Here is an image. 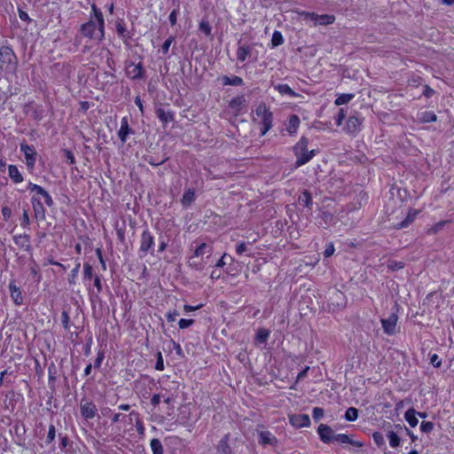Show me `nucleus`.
<instances>
[{
  "mask_svg": "<svg viewBox=\"0 0 454 454\" xmlns=\"http://www.w3.org/2000/svg\"><path fill=\"white\" fill-rule=\"evenodd\" d=\"M270 336L269 330L265 328H260L255 336V340L260 343H265Z\"/></svg>",
  "mask_w": 454,
  "mask_h": 454,
  "instance_id": "ea45409f",
  "label": "nucleus"
},
{
  "mask_svg": "<svg viewBox=\"0 0 454 454\" xmlns=\"http://www.w3.org/2000/svg\"><path fill=\"white\" fill-rule=\"evenodd\" d=\"M93 277V268L90 263L83 264V278L85 280H90Z\"/></svg>",
  "mask_w": 454,
  "mask_h": 454,
  "instance_id": "49530a36",
  "label": "nucleus"
},
{
  "mask_svg": "<svg viewBox=\"0 0 454 454\" xmlns=\"http://www.w3.org/2000/svg\"><path fill=\"white\" fill-rule=\"evenodd\" d=\"M275 89L282 95H288L292 98H296L299 96L298 93L294 91L288 84L283 83V84H278L275 86Z\"/></svg>",
  "mask_w": 454,
  "mask_h": 454,
  "instance_id": "2f4dec72",
  "label": "nucleus"
},
{
  "mask_svg": "<svg viewBox=\"0 0 454 454\" xmlns=\"http://www.w3.org/2000/svg\"><path fill=\"white\" fill-rule=\"evenodd\" d=\"M195 192L193 189H188L184 192L181 200L182 205L188 207L195 200Z\"/></svg>",
  "mask_w": 454,
  "mask_h": 454,
  "instance_id": "c756f323",
  "label": "nucleus"
},
{
  "mask_svg": "<svg viewBox=\"0 0 454 454\" xmlns=\"http://www.w3.org/2000/svg\"><path fill=\"white\" fill-rule=\"evenodd\" d=\"M309 139L301 137L300 140L294 145L293 152L296 157L295 168L305 165L316 155V150H308Z\"/></svg>",
  "mask_w": 454,
  "mask_h": 454,
  "instance_id": "f03ea898",
  "label": "nucleus"
},
{
  "mask_svg": "<svg viewBox=\"0 0 454 454\" xmlns=\"http://www.w3.org/2000/svg\"><path fill=\"white\" fill-rule=\"evenodd\" d=\"M211 26L209 25V23L206 20H202L200 23V30L204 33L206 35H211Z\"/></svg>",
  "mask_w": 454,
  "mask_h": 454,
  "instance_id": "8fccbe9b",
  "label": "nucleus"
},
{
  "mask_svg": "<svg viewBox=\"0 0 454 454\" xmlns=\"http://www.w3.org/2000/svg\"><path fill=\"white\" fill-rule=\"evenodd\" d=\"M155 114L162 123H168L174 121V113L172 111H166L164 108L159 107L155 110Z\"/></svg>",
  "mask_w": 454,
  "mask_h": 454,
  "instance_id": "aec40b11",
  "label": "nucleus"
},
{
  "mask_svg": "<svg viewBox=\"0 0 454 454\" xmlns=\"http://www.w3.org/2000/svg\"><path fill=\"white\" fill-rule=\"evenodd\" d=\"M430 364L434 368H439L442 365V360L439 358L438 355L434 354L430 356Z\"/></svg>",
  "mask_w": 454,
  "mask_h": 454,
  "instance_id": "052dcab7",
  "label": "nucleus"
},
{
  "mask_svg": "<svg viewBox=\"0 0 454 454\" xmlns=\"http://www.w3.org/2000/svg\"><path fill=\"white\" fill-rule=\"evenodd\" d=\"M193 255L189 259L188 265L189 267L196 270H202L204 269V265L201 262H196L193 260Z\"/></svg>",
  "mask_w": 454,
  "mask_h": 454,
  "instance_id": "864d4df0",
  "label": "nucleus"
},
{
  "mask_svg": "<svg viewBox=\"0 0 454 454\" xmlns=\"http://www.w3.org/2000/svg\"><path fill=\"white\" fill-rule=\"evenodd\" d=\"M434 425L430 421H422L420 424V430L423 433L429 434L434 430Z\"/></svg>",
  "mask_w": 454,
  "mask_h": 454,
  "instance_id": "de8ad7c7",
  "label": "nucleus"
},
{
  "mask_svg": "<svg viewBox=\"0 0 454 454\" xmlns=\"http://www.w3.org/2000/svg\"><path fill=\"white\" fill-rule=\"evenodd\" d=\"M127 74L133 80L143 79L145 77V69L143 64L139 62L135 65L130 62L127 65Z\"/></svg>",
  "mask_w": 454,
  "mask_h": 454,
  "instance_id": "9b49d317",
  "label": "nucleus"
},
{
  "mask_svg": "<svg viewBox=\"0 0 454 454\" xmlns=\"http://www.w3.org/2000/svg\"><path fill=\"white\" fill-rule=\"evenodd\" d=\"M299 201L302 203L306 207L310 208L312 205V195L308 191L305 190L299 198Z\"/></svg>",
  "mask_w": 454,
  "mask_h": 454,
  "instance_id": "c9c22d12",
  "label": "nucleus"
},
{
  "mask_svg": "<svg viewBox=\"0 0 454 454\" xmlns=\"http://www.w3.org/2000/svg\"><path fill=\"white\" fill-rule=\"evenodd\" d=\"M289 422L293 427L301 428L309 427L310 425V419L308 414H293L289 416Z\"/></svg>",
  "mask_w": 454,
  "mask_h": 454,
  "instance_id": "f8f14e48",
  "label": "nucleus"
},
{
  "mask_svg": "<svg viewBox=\"0 0 454 454\" xmlns=\"http://www.w3.org/2000/svg\"><path fill=\"white\" fill-rule=\"evenodd\" d=\"M18 67V59L9 46H2L0 48V70L6 73L13 74Z\"/></svg>",
  "mask_w": 454,
  "mask_h": 454,
  "instance_id": "7ed1b4c3",
  "label": "nucleus"
},
{
  "mask_svg": "<svg viewBox=\"0 0 454 454\" xmlns=\"http://www.w3.org/2000/svg\"><path fill=\"white\" fill-rule=\"evenodd\" d=\"M346 118V114L344 108H340L339 110L338 115L335 118L336 124L338 126L341 125L343 120Z\"/></svg>",
  "mask_w": 454,
  "mask_h": 454,
  "instance_id": "0e129e2a",
  "label": "nucleus"
},
{
  "mask_svg": "<svg viewBox=\"0 0 454 454\" xmlns=\"http://www.w3.org/2000/svg\"><path fill=\"white\" fill-rule=\"evenodd\" d=\"M229 440H230V434H224L223 437L220 440V442L217 445V451L220 454H231V448L228 443Z\"/></svg>",
  "mask_w": 454,
  "mask_h": 454,
  "instance_id": "b1692460",
  "label": "nucleus"
},
{
  "mask_svg": "<svg viewBox=\"0 0 454 454\" xmlns=\"http://www.w3.org/2000/svg\"><path fill=\"white\" fill-rule=\"evenodd\" d=\"M174 38L172 36L168 37L161 45V51L166 54L168 51V49L173 42Z\"/></svg>",
  "mask_w": 454,
  "mask_h": 454,
  "instance_id": "338daca9",
  "label": "nucleus"
},
{
  "mask_svg": "<svg viewBox=\"0 0 454 454\" xmlns=\"http://www.w3.org/2000/svg\"><path fill=\"white\" fill-rule=\"evenodd\" d=\"M194 322L195 321L193 319H184V318H182V319L179 320L178 325H179L180 329H185V328H188L191 325H192L194 324Z\"/></svg>",
  "mask_w": 454,
  "mask_h": 454,
  "instance_id": "4d7b16f0",
  "label": "nucleus"
},
{
  "mask_svg": "<svg viewBox=\"0 0 454 454\" xmlns=\"http://www.w3.org/2000/svg\"><path fill=\"white\" fill-rule=\"evenodd\" d=\"M355 97L354 94L351 93H344L338 96V98L335 99L334 104L336 106H341L348 104L351 99H353Z\"/></svg>",
  "mask_w": 454,
  "mask_h": 454,
  "instance_id": "4c0bfd02",
  "label": "nucleus"
},
{
  "mask_svg": "<svg viewBox=\"0 0 454 454\" xmlns=\"http://www.w3.org/2000/svg\"><path fill=\"white\" fill-rule=\"evenodd\" d=\"M56 374H57V368L53 363H51L48 367V375H49V384L54 385L56 381Z\"/></svg>",
  "mask_w": 454,
  "mask_h": 454,
  "instance_id": "c03bdc74",
  "label": "nucleus"
},
{
  "mask_svg": "<svg viewBox=\"0 0 454 454\" xmlns=\"http://www.w3.org/2000/svg\"><path fill=\"white\" fill-rule=\"evenodd\" d=\"M252 51V47L248 44H241L239 43V47L237 50V59L240 62H244L248 56H250Z\"/></svg>",
  "mask_w": 454,
  "mask_h": 454,
  "instance_id": "4be33fe9",
  "label": "nucleus"
},
{
  "mask_svg": "<svg viewBox=\"0 0 454 454\" xmlns=\"http://www.w3.org/2000/svg\"><path fill=\"white\" fill-rule=\"evenodd\" d=\"M30 224V219L28 216V213L27 209L23 210L22 218H21V226L23 228L28 227Z\"/></svg>",
  "mask_w": 454,
  "mask_h": 454,
  "instance_id": "bf43d9fd",
  "label": "nucleus"
},
{
  "mask_svg": "<svg viewBox=\"0 0 454 454\" xmlns=\"http://www.w3.org/2000/svg\"><path fill=\"white\" fill-rule=\"evenodd\" d=\"M150 446L153 454H163V446L159 439L154 438L151 440Z\"/></svg>",
  "mask_w": 454,
  "mask_h": 454,
  "instance_id": "58836bf2",
  "label": "nucleus"
},
{
  "mask_svg": "<svg viewBox=\"0 0 454 454\" xmlns=\"http://www.w3.org/2000/svg\"><path fill=\"white\" fill-rule=\"evenodd\" d=\"M8 174L13 183L19 184L23 181V176L15 165H9Z\"/></svg>",
  "mask_w": 454,
  "mask_h": 454,
  "instance_id": "c85d7f7f",
  "label": "nucleus"
},
{
  "mask_svg": "<svg viewBox=\"0 0 454 454\" xmlns=\"http://www.w3.org/2000/svg\"><path fill=\"white\" fill-rule=\"evenodd\" d=\"M362 121L356 116H349L347 121V129L349 133H356L360 129Z\"/></svg>",
  "mask_w": 454,
  "mask_h": 454,
  "instance_id": "a878e982",
  "label": "nucleus"
},
{
  "mask_svg": "<svg viewBox=\"0 0 454 454\" xmlns=\"http://www.w3.org/2000/svg\"><path fill=\"white\" fill-rule=\"evenodd\" d=\"M91 11L93 16L91 15L90 20L82 25L80 31L83 36L101 42L105 38L104 16L95 4L91 5Z\"/></svg>",
  "mask_w": 454,
  "mask_h": 454,
  "instance_id": "f257e3e1",
  "label": "nucleus"
},
{
  "mask_svg": "<svg viewBox=\"0 0 454 454\" xmlns=\"http://www.w3.org/2000/svg\"><path fill=\"white\" fill-rule=\"evenodd\" d=\"M437 116L434 112H422L419 114V121L423 123L436 121Z\"/></svg>",
  "mask_w": 454,
  "mask_h": 454,
  "instance_id": "f704fd0d",
  "label": "nucleus"
},
{
  "mask_svg": "<svg viewBox=\"0 0 454 454\" xmlns=\"http://www.w3.org/2000/svg\"><path fill=\"white\" fill-rule=\"evenodd\" d=\"M14 243L25 251L31 250L30 236L28 234H21L13 237Z\"/></svg>",
  "mask_w": 454,
  "mask_h": 454,
  "instance_id": "f3484780",
  "label": "nucleus"
},
{
  "mask_svg": "<svg viewBox=\"0 0 454 454\" xmlns=\"http://www.w3.org/2000/svg\"><path fill=\"white\" fill-rule=\"evenodd\" d=\"M419 213V211L417 209H410L405 219L394 225V229L400 230L408 227L414 221Z\"/></svg>",
  "mask_w": 454,
  "mask_h": 454,
  "instance_id": "a211bd4d",
  "label": "nucleus"
},
{
  "mask_svg": "<svg viewBox=\"0 0 454 454\" xmlns=\"http://www.w3.org/2000/svg\"><path fill=\"white\" fill-rule=\"evenodd\" d=\"M20 151L23 152L26 159V164L30 171L35 168L37 153L33 145L22 143L20 144Z\"/></svg>",
  "mask_w": 454,
  "mask_h": 454,
  "instance_id": "423d86ee",
  "label": "nucleus"
},
{
  "mask_svg": "<svg viewBox=\"0 0 454 454\" xmlns=\"http://www.w3.org/2000/svg\"><path fill=\"white\" fill-rule=\"evenodd\" d=\"M387 436L392 448H396L400 445V437L394 431H388Z\"/></svg>",
  "mask_w": 454,
  "mask_h": 454,
  "instance_id": "79ce46f5",
  "label": "nucleus"
},
{
  "mask_svg": "<svg viewBox=\"0 0 454 454\" xmlns=\"http://www.w3.org/2000/svg\"><path fill=\"white\" fill-rule=\"evenodd\" d=\"M173 4H174L175 8L170 12L169 18H168L171 26H174L176 24V19H177V14H178V11H179V1L173 0Z\"/></svg>",
  "mask_w": 454,
  "mask_h": 454,
  "instance_id": "a19ab883",
  "label": "nucleus"
},
{
  "mask_svg": "<svg viewBox=\"0 0 454 454\" xmlns=\"http://www.w3.org/2000/svg\"><path fill=\"white\" fill-rule=\"evenodd\" d=\"M96 404L85 398L81 401V414L85 419H92L97 415Z\"/></svg>",
  "mask_w": 454,
  "mask_h": 454,
  "instance_id": "0eeeda50",
  "label": "nucleus"
},
{
  "mask_svg": "<svg viewBox=\"0 0 454 454\" xmlns=\"http://www.w3.org/2000/svg\"><path fill=\"white\" fill-rule=\"evenodd\" d=\"M1 211L4 220L8 221L12 215V209L8 206H4Z\"/></svg>",
  "mask_w": 454,
  "mask_h": 454,
  "instance_id": "774afa93",
  "label": "nucleus"
},
{
  "mask_svg": "<svg viewBox=\"0 0 454 454\" xmlns=\"http://www.w3.org/2000/svg\"><path fill=\"white\" fill-rule=\"evenodd\" d=\"M416 416L417 411L414 408H410L404 413V419L411 427H415L419 423Z\"/></svg>",
  "mask_w": 454,
  "mask_h": 454,
  "instance_id": "cd10ccee",
  "label": "nucleus"
},
{
  "mask_svg": "<svg viewBox=\"0 0 454 454\" xmlns=\"http://www.w3.org/2000/svg\"><path fill=\"white\" fill-rule=\"evenodd\" d=\"M212 251H213V248L212 247H209L207 244L206 243H201L194 250V253H193V257H199L200 255H203L205 254H212Z\"/></svg>",
  "mask_w": 454,
  "mask_h": 454,
  "instance_id": "72a5a7b5",
  "label": "nucleus"
},
{
  "mask_svg": "<svg viewBox=\"0 0 454 454\" xmlns=\"http://www.w3.org/2000/svg\"><path fill=\"white\" fill-rule=\"evenodd\" d=\"M31 203H32L35 217L38 220H44L45 219V209H44L43 203L41 202V200L37 196L34 195L31 198Z\"/></svg>",
  "mask_w": 454,
  "mask_h": 454,
  "instance_id": "ddd939ff",
  "label": "nucleus"
},
{
  "mask_svg": "<svg viewBox=\"0 0 454 454\" xmlns=\"http://www.w3.org/2000/svg\"><path fill=\"white\" fill-rule=\"evenodd\" d=\"M9 289L11 292V296L13 300V302L16 305H20L23 303V297L21 294L20 289L16 286L14 281H12L9 285Z\"/></svg>",
  "mask_w": 454,
  "mask_h": 454,
  "instance_id": "6ab92c4d",
  "label": "nucleus"
},
{
  "mask_svg": "<svg viewBox=\"0 0 454 454\" xmlns=\"http://www.w3.org/2000/svg\"><path fill=\"white\" fill-rule=\"evenodd\" d=\"M155 370L157 371H163L164 370V363H163V356L160 352L157 353V360L155 364Z\"/></svg>",
  "mask_w": 454,
  "mask_h": 454,
  "instance_id": "6e6d98bb",
  "label": "nucleus"
},
{
  "mask_svg": "<svg viewBox=\"0 0 454 454\" xmlns=\"http://www.w3.org/2000/svg\"><path fill=\"white\" fill-rule=\"evenodd\" d=\"M310 16H311V20H313L316 25L325 26V25L332 24L334 21V17L333 15H327V14L317 15L315 13H311Z\"/></svg>",
  "mask_w": 454,
  "mask_h": 454,
  "instance_id": "412c9836",
  "label": "nucleus"
},
{
  "mask_svg": "<svg viewBox=\"0 0 454 454\" xmlns=\"http://www.w3.org/2000/svg\"><path fill=\"white\" fill-rule=\"evenodd\" d=\"M115 27H116L117 35L121 38H122L123 41H127L128 39L131 38V35H130L129 32L128 31L123 20H116Z\"/></svg>",
  "mask_w": 454,
  "mask_h": 454,
  "instance_id": "5701e85b",
  "label": "nucleus"
},
{
  "mask_svg": "<svg viewBox=\"0 0 454 454\" xmlns=\"http://www.w3.org/2000/svg\"><path fill=\"white\" fill-rule=\"evenodd\" d=\"M324 414H325V411L323 408H320V407H315L313 408V411H312V417L313 419L317 421L319 420L320 419H322L324 417Z\"/></svg>",
  "mask_w": 454,
  "mask_h": 454,
  "instance_id": "3c124183",
  "label": "nucleus"
},
{
  "mask_svg": "<svg viewBox=\"0 0 454 454\" xmlns=\"http://www.w3.org/2000/svg\"><path fill=\"white\" fill-rule=\"evenodd\" d=\"M145 161L148 162L150 165L152 166H159V165H161L162 163L165 162L166 159H163V160H158L156 159H154V157L153 156H146L145 158Z\"/></svg>",
  "mask_w": 454,
  "mask_h": 454,
  "instance_id": "13d9d810",
  "label": "nucleus"
},
{
  "mask_svg": "<svg viewBox=\"0 0 454 454\" xmlns=\"http://www.w3.org/2000/svg\"><path fill=\"white\" fill-rule=\"evenodd\" d=\"M283 43H284V38H283L282 34L278 30L274 31L272 37H271L272 47L279 46V45L283 44Z\"/></svg>",
  "mask_w": 454,
  "mask_h": 454,
  "instance_id": "37998d69",
  "label": "nucleus"
},
{
  "mask_svg": "<svg viewBox=\"0 0 454 454\" xmlns=\"http://www.w3.org/2000/svg\"><path fill=\"white\" fill-rule=\"evenodd\" d=\"M55 436H56L55 427L53 425H51L49 427V431H48V434H47V438H46V442L47 443L52 442L54 441V439H55Z\"/></svg>",
  "mask_w": 454,
  "mask_h": 454,
  "instance_id": "603ef678",
  "label": "nucleus"
},
{
  "mask_svg": "<svg viewBox=\"0 0 454 454\" xmlns=\"http://www.w3.org/2000/svg\"><path fill=\"white\" fill-rule=\"evenodd\" d=\"M179 316V312L176 309H174L172 311H168L166 315L168 322H174L176 321V317Z\"/></svg>",
  "mask_w": 454,
  "mask_h": 454,
  "instance_id": "69168bd1",
  "label": "nucleus"
},
{
  "mask_svg": "<svg viewBox=\"0 0 454 454\" xmlns=\"http://www.w3.org/2000/svg\"><path fill=\"white\" fill-rule=\"evenodd\" d=\"M344 418L347 421H356L358 418V410L355 407H349L347 409Z\"/></svg>",
  "mask_w": 454,
  "mask_h": 454,
  "instance_id": "e433bc0d",
  "label": "nucleus"
},
{
  "mask_svg": "<svg viewBox=\"0 0 454 454\" xmlns=\"http://www.w3.org/2000/svg\"><path fill=\"white\" fill-rule=\"evenodd\" d=\"M397 319L398 317L395 313H391L387 318H381L380 322L385 333L395 334Z\"/></svg>",
  "mask_w": 454,
  "mask_h": 454,
  "instance_id": "1a4fd4ad",
  "label": "nucleus"
},
{
  "mask_svg": "<svg viewBox=\"0 0 454 454\" xmlns=\"http://www.w3.org/2000/svg\"><path fill=\"white\" fill-rule=\"evenodd\" d=\"M256 115L262 118L261 121V136H264L272 127L273 115L272 113L267 108L266 105L260 104L256 110Z\"/></svg>",
  "mask_w": 454,
  "mask_h": 454,
  "instance_id": "20e7f679",
  "label": "nucleus"
},
{
  "mask_svg": "<svg viewBox=\"0 0 454 454\" xmlns=\"http://www.w3.org/2000/svg\"><path fill=\"white\" fill-rule=\"evenodd\" d=\"M332 299H336L335 301H329L330 306H332L333 309L344 307L345 302H344V301H341L343 299V294L342 293H340L339 291H335L333 294Z\"/></svg>",
  "mask_w": 454,
  "mask_h": 454,
  "instance_id": "7c9ffc66",
  "label": "nucleus"
},
{
  "mask_svg": "<svg viewBox=\"0 0 454 454\" xmlns=\"http://www.w3.org/2000/svg\"><path fill=\"white\" fill-rule=\"evenodd\" d=\"M154 237L151 233V231L148 229H145L142 234L140 239V247H139V253L140 257L145 256L148 253L151 254H153L154 251Z\"/></svg>",
  "mask_w": 454,
  "mask_h": 454,
  "instance_id": "39448f33",
  "label": "nucleus"
},
{
  "mask_svg": "<svg viewBox=\"0 0 454 454\" xmlns=\"http://www.w3.org/2000/svg\"><path fill=\"white\" fill-rule=\"evenodd\" d=\"M388 268L392 270H400V269H403L404 267V263L402 262H395V261H392L388 263Z\"/></svg>",
  "mask_w": 454,
  "mask_h": 454,
  "instance_id": "e2e57ef3",
  "label": "nucleus"
},
{
  "mask_svg": "<svg viewBox=\"0 0 454 454\" xmlns=\"http://www.w3.org/2000/svg\"><path fill=\"white\" fill-rule=\"evenodd\" d=\"M258 442L261 445L277 446L278 439L270 431H261L258 433Z\"/></svg>",
  "mask_w": 454,
  "mask_h": 454,
  "instance_id": "4468645a",
  "label": "nucleus"
},
{
  "mask_svg": "<svg viewBox=\"0 0 454 454\" xmlns=\"http://www.w3.org/2000/svg\"><path fill=\"white\" fill-rule=\"evenodd\" d=\"M134 130L129 128L128 117H123L121 122V128L118 131V137L121 143L124 144L127 141V137L129 134H133Z\"/></svg>",
  "mask_w": 454,
  "mask_h": 454,
  "instance_id": "2eb2a0df",
  "label": "nucleus"
},
{
  "mask_svg": "<svg viewBox=\"0 0 454 454\" xmlns=\"http://www.w3.org/2000/svg\"><path fill=\"white\" fill-rule=\"evenodd\" d=\"M69 321H70V317H69V315H68L67 311L63 310L61 312V323H62L63 327L65 329H68L69 328Z\"/></svg>",
  "mask_w": 454,
  "mask_h": 454,
  "instance_id": "5fc2aeb1",
  "label": "nucleus"
},
{
  "mask_svg": "<svg viewBox=\"0 0 454 454\" xmlns=\"http://www.w3.org/2000/svg\"><path fill=\"white\" fill-rule=\"evenodd\" d=\"M334 442L342 443V444H350L354 447H363L364 442L360 441L353 440L348 434H335Z\"/></svg>",
  "mask_w": 454,
  "mask_h": 454,
  "instance_id": "dca6fc26",
  "label": "nucleus"
},
{
  "mask_svg": "<svg viewBox=\"0 0 454 454\" xmlns=\"http://www.w3.org/2000/svg\"><path fill=\"white\" fill-rule=\"evenodd\" d=\"M222 82L223 85L240 86L243 84L242 78L237 75L231 77L224 75L222 78Z\"/></svg>",
  "mask_w": 454,
  "mask_h": 454,
  "instance_id": "473e14b6",
  "label": "nucleus"
},
{
  "mask_svg": "<svg viewBox=\"0 0 454 454\" xmlns=\"http://www.w3.org/2000/svg\"><path fill=\"white\" fill-rule=\"evenodd\" d=\"M300 125V118L296 114H292L289 117L288 124L286 127V130L289 135L293 136L297 132V129Z\"/></svg>",
  "mask_w": 454,
  "mask_h": 454,
  "instance_id": "bb28decb",
  "label": "nucleus"
},
{
  "mask_svg": "<svg viewBox=\"0 0 454 454\" xmlns=\"http://www.w3.org/2000/svg\"><path fill=\"white\" fill-rule=\"evenodd\" d=\"M372 438L374 442L377 444L378 447H381L385 444V439L381 433L380 432H374L372 434Z\"/></svg>",
  "mask_w": 454,
  "mask_h": 454,
  "instance_id": "09e8293b",
  "label": "nucleus"
},
{
  "mask_svg": "<svg viewBox=\"0 0 454 454\" xmlns=\"http://www.w3.org/2000/svg\"><path fill=\"white\" fill-rule=\"evenodd\" d=\"M246 98L243 95L237 96L230 101L229 106L238 114L240 113L241 107L246 105Z\"/></svg>",
  "mask_w": 454,
  "mask_h": 454,
  "instance_id": "393cba45",
  "label": "nucleus"
},
{
  "mask_svg": "<svg viewBox=\"0 0 454 454\" xmlns=\"http://www.w3.org/2000/svg\"><path fill=\"white\" fill-rule=\"evenodd\" d=\"M317 434L324 443L334 442V431L325 424H320L317 427Z\"/></svg>",
  "mask_w": 454,
  "mask_h": 454,
  "instance_id": "6e6552de",
  "label": "nucleus"
},
{
  "mask_svg": "<svg viewBox=\"0 0 454 454\" xmlns=\"http://www.w3.org/2000/svg\"><path fill=\"white\" fill-rule=\"evenodd\" d=\"M63 153H64L65 157L68 160L69 164L73 165V164L75 163L74 155V153L70 150L64 149Z\"/></svg>",
  "mask_w": 454,
  "mask_h": 454,
  "instance_id": "680f3d73",
  "label": "nucleus"
},
{
  "mask_svg": "<svg viewBox=\"0 0 454 454\" xmlns=\"http://www.w3.org/2000/svg\"><path fill=\"white\" fill-rule=\"evenodd\" d=\"M80 267H81V263L76 262L74 268L72 270L71 274L68 277V282L70 285L75 284V278H77V275L79 273Z\"/></svg>",
  "mask_w": 454,
  "mask_h": 454,
  "instance_id": "a18cd8bd",
  "label": "nucleus"
},
{
  "mask_svg": "<svg viewBox=\"0 0 454 454\" xmlns=\"http://www.w3.org/2000/svg\"><path fill=\"white\" fill-rule=\"evenodd\" d=\"M27 190H29L31 192H36V194L41 195L43 197V199L44 200L45 204L48 207H52L53 206L54 202H53V200H52L51 196L42 186L29 182L28 184H27Z\"/></svg>",
  "mask_w": 454,
  "mask_h": 454,
  "instance_id": "9d476101",
  "label": "nucleus"
}]
</instances>
